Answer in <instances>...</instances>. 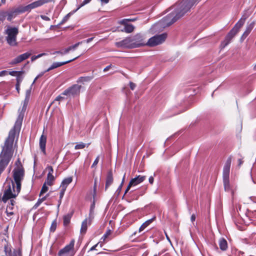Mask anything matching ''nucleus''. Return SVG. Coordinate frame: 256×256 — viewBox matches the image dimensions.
Returning a JSON list of instances; mask_svg holds the SVG:
<instances>
[{"instance_id": "nucleus-25", "label": "nucleus", "mask_w": 256, "mask_h": 256, "mask_svg": "<svg viewBox=\"0 0 256 256\" xmlns=\"http://www.w3.org/2000/svg\"><path fill=\"white\" fill-rule=\"evenodd\" d=\"M223 182L224 190L226 191L230 190V184L229 181V176H223Z\"/></svg>"}, {"instance_id": "nucleus-44", "label": "nucleus", "mask_w": 256, "mask_h": 256, "mask_svg": "<svg viewBox=\"0 0 256 256\" xmlns=\"http://www.w3.org/2000/svg\"><path fill=\"white\" fill-rule=\"evenodd\" d=\"M22 72H18V71H12L9 72V74L12 76H17L18 74H22Z\"/></svg>"}, {"instance_id": "nucleus-12", "label": "nucleus", "mask_w": 256, "mask_h": 256, "mask_svg": "<svg viewBox=\"0 0 256 256\" xmlns=\"http://www.w3.org/2000/svg\"><path fill=\"white\" fill-rule=\"evenodd\" d=\"M116 46L118 48H134V45L132 43L131 37H127L125 39L116 42Z\"/></svg>"}, {"instance_id": "nucleus-21", "label": "nucleus", "mask_w": 256, "mask_h": 256, "mask_svg": "<svg viewBox=\"0 0 256 256\" xmlns=\"http://www.w3.org/2000/svg\"><path fill=\"white\" fill-rule=\"evenodd\" d=\"M11 199H10V204L8 206L6 210V213L8 216H10L14 214L12 210L14 209V206L16 204V202L14 200Z\"/></svg>"}, {"instance_id": "nucleus-37", "label": "nucleus", "mask_w": 256, "mask_h": 256, "mask_svg": "<svg viewBox=\"0 0 256 256\" xmlns=\"http://www.w3.org/2000/svg\"><path fill=\"white\" fill-rule=\"evenodd\" d=\"M46 53H42L37 56H32L31 58V60H32V62H34L35 60H36L37 58H38L42 56H46Z\"/></svg>"}, {"instance_id": "nucleus-10", "label": "nucleus", "mask_w": 256, "mask_h": 256, "mask_svg": "<svg viewBox=\"0 0 256 256\" xmlns=\"http://www.w3.org/2000/svg\"><path fill=\"white\" fill-rule=\"evenodd\" d=\"M32 53L30 52H28L24 54H21L12 60V61L10 62V65L14 66L20 64L24 60L28 59L32 55Z\"/></svg>"}, {"instance_id": "nucleus-48", "label": "nucleus", "mask_w": 256, "mask_h": 256, "mask_svg": "<svg viewBox=\"0 0 256 256\" xmlns=\"http://www.w3.org/2000/svg\"><path fill=\"white\" fill-rule=\"evenodd\" d=\"M68 53V52H65V49H64V51H56V52H54L52 54H60L62 55H64V54H66Z\"/></svg>"}, {"instance_id": "nucleus-63", "label": "nucleus", "mask_w": 256, "mask_h": 256, "mask_svg": "<svg viewBox=\"0 0 256 256\" xmlns=\"http://www.w3.org/2000/svg\"><path fill=\"white\" fill-rule=\"evenodd\" d=\"M125 176H126V174H124V177H123V178H122V184H121L120 186H122V184H123V182H124V180Z\"/></svg>"}, {"instance_id": "nucleus-62", "label": "nucleus", "mask_w": 256, "mask_h": 256, "mask_svg": "<svg viewBox=\"0 0 256 256\" xmlns=\"http://www.w3.org/2000/svg\"><path fill=\"white\" fill-rule=\"evenodd\" d=\"M109 0H101V2L102 4H107Z\"/></svg>"}, {"instance_id": "nucleus-53", "label": "nucleus", "mask_w": 256, "mask_h": 256, "mask_svg": "<svg viewBox=\"0 0 256 256\" xmlns=\"http://www.w3.org/2000/svg\"><path fill=\"white\" fill-rule=\"evenodd\" d=\"M8 71L6 70H2L0 72V76H4L8 74Z\"/></svg>"}, {"instance_id": "nucleus-45", "label": "nucleus", "mask_w": 256, "mask_h": 256, "mask_svg": "<svg viewBox=\"0 0 256 256\" xmlns=\"http://www.w3.org/2000/svg\"><path fill=\"white\" fill-rule=\"evenodd\" d=\"M10 256H21L20 252L14 250L12 254H10Z\"/></svg>"}, {"instance_id": "nucleus-14", "label": "nucleus", "mask_w": 256, "mask_h": 256, "mask_svg": "<svg viewBox=\"0 0 256 256\" xmlns=\"http://www.w3.org/2000/svg\"><path fill=\"white\" fill-rule=\"evenodd\" d=\"M74 244V240H72L69 244L66 245L64 248L59 251L58 256H70V252L73 249Z\"/></svg>"}, {"instance_id": "nucleus-42", "label": "nucleus", "mask_w": 256, "mask_h": 256, "mask_svg": "<svg viewBox=\"0 0 256 256\" xmlns=\"http://www.w3.org/2000/svg\"><path fill=\"white\" fill-rule=\"evenodd\" d=\"M99 160H100V156H98L94 160V162H93V164H92V168H95L96 166V165L98 164V162H99Z\"/></svg>"}, {"instance_id": "nucleus-8", "label": "nucleus", "mask_w": 256, "mask_h": 256, "mask_svg": "<svg viewBox=\"0 0 256 256\" xmlns=\"http://www.w3.org/2000/svg\"><path fill=\"white\" fill-rule=\"evenodd\" d=\"M239 30L235 28H233L232 30L228 32V34L226 36L224 40L221 43V48H224L226 47L230 42L234 36L238 32Z\"/></svg>"}, {"instance_id": "nucleus-1", "label": "nucleus", "mask_w": 256, "mask_h": 256, "mask_svg": "<svg viewBox=\"0 0 256 256\" xmlns=\"http://www.w3.org/2000/svg\"><path fill=\"white\" fill-rule=\"evenodd\" d=\"M16 165L12 172L14 182L11 181V184H10L4 190L2 198L4 203L9 199L15 198L20 191L21 182L24 178V170L19 159L16 162Z\"/></svg>"}, {"instance_id": "nucleus-22", "label": "nucleus", "mask_w": 256, "mask_h": 256, "mask_svg": "<svg viewBox=\"0 0 256 256\" xmlns=\"http://www.w3.org/2000/svg\"><path fill=\"white\" fill-rule=\"evenodd\" d=\"M112 234V231L110 229H108L106 230V232L100 239V242H102V244L112 239V238L110 237Z\"/></svg>"}, {"instance_id": "nucleus-41", "label": "nucleus", "mask_w": 256, "mask_h": 256, "mask_svg": "<svg viewBox=\"0 0 256 256\" xmlns=\"http://www.w3.org/2000/svg\"><path fill=\"white\" fill-rule=\"evenodd\" d=\"M100 244V247H102V246H103V244H102V242H99L97 243L96 244H95L94 246H92L90 248V251H92V250H96V248Z\"/></svg>"}, {"instance_id": "nucleus-55", "label": "nucleus", "mask_w": 256, "mask_h": 256, "mask_svg": "<svg viewBox=\"0 0 256 256\" xmlns=\"http://www.w3.org/2000/svg\"><path fill=\"white\" fill-rule=\"evenodd\" d=\"M148 180H149V182L150 184H152L154 183V177L152 176H150Z\"/></svg>"}, {"instance_id": "nucleus-24", "label": "nucleus", "mask_w": 256, "mask_h": 256, "mask_svg": "<svg viewBox=\"0 0 256 256\" xmlns=\"http://www.w3.org/2000/svg\"><path fill=\"white\" fill-rule=\"evenodd\" d=\"M20 8V6L16 8L14 10L8 12V14L7 20L10 21L13 18H14L17 14L23 13L24 12H19L18 10Z\"/></svg>"}, {"instance_id": "nucleus-40", "label": "nucleus", "mask_w": 256, "mask_h": 256, "mask_svg": "<svg viewBox=\"0 0 256 256\" xmlns=\"http://www.w3.org/2000/svg\"><path fill=\"white\" fill-rule=\"evenodd\" d=\"M85 147V144L83 142H80L78 144H77L75 146V149L76 150H78V149H82L84 148Z\"/></svg>"}, {"instance_id": "nucleus-47", "label": "nucleus", "mask_w": 256, "mask_h": 256, "mask_svg": "<svg viewBox=\"0 0 256 256\" xmlns=\"http://www.w3.org/2000/svg\"><path fill=\"white\" fill-rule=\"evenodd\" d=\"M46 169L48 170V174H52L54 172V170L52 166H48Z\"/></svg>"}, {"instance_id": "nucleus-15", "label": "nucleus", "mask_w": 256, "mask_h": 256, "mask_svg": "<svg viewBox=\"0 0 256 256\" xmlns=\"http://www.w3.org/2000/svg\"><path fill=\"white\" fill-rule=\"evenodd\" d=\"M250 12H248V10H245L243 15L242 16V17L238 20V22L236 24V25L234 26V27L239 30L240 28L244 24V22H245V20H246V19L248 18L250 16Z\"/></svg>"}, {"instance_id": "nucleus-29", "label": "nucleus", "mask_w": 256, "mask_h": 256, "mask_svg": "<svg viewBox=\"0 0 256 256\" xmlns=\"http://www.w3.org/2000/svg\"><path fill=\"white\" fill-rule=\"evenodd\" d=\"M153 221V218L150 219L145 222L140 228L139 232H140L144 230L148 226H149Z\"/></svg>"}, {"instance_id": "nucleus-60", "label": "nucleus", "mask_w": 256, "mask_h": 256, "mask_svg": "<svg viewBox=\"0 0 256 256\" xmlns=\"http://www.w3.org/2000/svg\"><path fill=\"white\" fill-rule=\"evenodd\" d=\"M238 166H240L243 163V161L240 158L238 160Z\"/></svg>"}, {"instance_id": "nucleus-7", "label": "nucleus", "mask_w": 256, "mask_h": 256, "mask_svg": "<svg viewBox=\"0 0 256 256\" xmlns=\"http://www.w3.org/2000/svg\"><path fill=\"white\" fill-rule=\"evenodd\" d=\"M239 30L235 28H233L232 30L228 32V34L226 36L224 40L221 43V48H224L226 47L230 42L234 36L238 32Z\"/></svg>"}, {"instance_id": "nucleus-20", "label": "nucleus", "mask_w": 256, "mask_h": 256, "mask_svg": "<svg viewBox=\"0 0 256 256\" xmlns=\"http://www.w3.org/2000/svg\"><path fill=\"white\" fill-rule=\"evenodd\" d=\"M113 182V176L112 172L110 170L107 174L106 182V186L105 190H106L112 184Z\"/></svg>"}, {"instance_id": "nucleus-49", "label": "nucleus", "mask_w": 256, "mask_h": 256, "mask_svg": "<svg viewBox=\"0 0 256 256\" xmlns=\"http://www.w3.org/2000/svg\"><path fill=\"white\" fill-rule=\"evenodd\" d=\"M64 96L63 94H62L56 97V100H62L64 99V97L62 96Z\"/></svg>"}, {"instance_id": "nucleus-16", "label": "nucleus", "mask_w": 256, "mask_h": 256, "mask_svg": "<svg viewBox=\"0 0 256 256\" xmlns=\"http://www.w3.org/2000/svg\"><path fill=\"white\" fill-rule=\"evenodd\" d=\"M232 162L231 157H229L224 166L223 169V176H229L230 170Z\"/></svg>"}, {"instance_id": "nucleus-34", "label": "nucleus", "mask_w": 256, "mask_h": 256, "mask_svg": "<svg viewBox=\"0 0 256 256\" xmlns=\"http://www.w3.org/2000/svg\"><path fill=\"white\" fill-rule=\"evenodd\" d=\"M4 251L6 254H10V253H11V248L10 245H9L8 242H6V244L4 245Z\"/></svg>"}, {"instance_id": "nucleus-17", "label": "nucleus", "mask_w": 256, "mask_h": 256, "mask_svg": "<svg viewBox=\"0 0 256 256\" xmlns=\"http://www.w3.org/2000/svg\"><path fill=\"white\" fill-rule=\"evenodd\" d=\"M146 178V176H138L132 178L130 181V182L129 184L130 185L132 186H136L138 185V184L142 182L143 181L145 180Z\"/></svg>"}, {"instance_id": "nucleus-33", "label": "nucleus", "mask_w": 256, "mask_h": 256, "mask_svg": "<svg viewBox=\"0 0 256 256\" xmlns=\"http://www.w3.org/2000/svg\"><path fill=\"white\" fill-rule=\"evenodd\" d=\"M65 191H66L65 190L60 188V200H58V208L60 206L61 204L62 199V198H63V196H64Z\"/></svg>"}, {"instance_id": "nucleus-35", "label": "nucleus", "mask_w": 256, "mask_h": 256, "mask_svg": "<svg viewBox=\"0 0 256 256\" xmlns=\"http://www.w3.org/2000/svg\"><path fill=\"white\" fill-rule=\"evenodd\" d=\"M46 184H47L44 182L42 186V188L41 189V190H40V196H41L42 194H43L46 192L48 190V187L46 186Z\"/></svg>"}, {"instance_id": "nucleus-32", "label": "nucleus", "mask_w": 256, "mask_h": 256, "mask_svg": "<svg viewBox=\"0 0 256 256\" xmlns=\"http://www.w3.org/2000/svg\"><path fill=\"white\" fill-rule=\"evenodd\" d=\"M71 215L68 214L64 216V224L66 226L69 224L71 219Z\"/></svg>"}, {"instance_id": "nucleus-2", "label": "nucleus", "mask_w": 256, "mask_h": 256, "mask_svg": "<svg viewBox=\"0 0 256 256\" xmlns=\"http://www.w3.org/2000/svg\"><path fill=\"white\" fill-rule=\"evenodd\" d=\"M198 0H182L174 6V10L159 22L163 28L176 22L187 12Z\"/></svg>"}, {"instance_id": "nucleus-46", "label": "nucleus", "mask_w": 256, "mask_h": 256, "mask_svg": "<svg viewBox=\"0 0 256 256\" xmlns=\"http://www.w3.org/2000/svg\"><path fill=\"white\" fill-rule=\"evenodd\" d=\"M91 0H84L82 2L81 4L80 5V6H79L78 8L75 10V12H76L78 10L80 7L82 6H84L85 4H88V2H90Z\"/></svg>"}, {"instance_id": "nucleus-6", "label": "nucleus", "mask_w": 256, "mask_h": 256, "mask_svg": "<svg viewBox=\"0 0 256 256\" xmlns=\"http://www.w3.org/2000/svg\"><path fill=\"white\" fill-rule=\"evenodd\" d=\"M80 56H78L76 57L75 58H74L72 60H68V61H66V62H54L52 66L48 68L46 70H45L44 72H42L41 74H39L34 80V82H33V83L32 84H34L36 81V80L39 78L40 77L42 76H43V74L46 72H49L50 71V70H52L53 69H54L56 68H57L58 67H60V66H61L64 64H66L68 63H69L75 60H76V58H78Z\"/></svg>"}, {"instance_id": "nucleus-23", "label": "nucleus", "mask_w": 256, "mask_h": 256, "mask_svg": "<svg viewBox=\"0 0 256 256\" xmlns=\"http://www.w3.org/2000/svg\"><path fill=\"white\" fill-rule=\"evenodd\" d=\"M254 22H253L246 26V30L242 36V38H246V37L250 34V33L251 32V31L254 28Z\"/></svg>"}, {"instance_id": "nucleus-11", "label": "nucleus", "mask_w": 256, "mask_h": 256, "mask_svg": "<svg viewBox=\"0 0 256 256\" xmlns=\"http://www.w3.org/2000/svg\"><path fill=\"white\" fill-rule=\"evenodd\" d=\"M42 6L40 0L35 1L26 6H20V8L18 10L19 12H30L32 9L40 6Z\"/></svg>"}, {"instance_id": "nucleus-43", "label": "nucleus", "mask_w": 256, "mask_h": 256, "mask_svg": "<svg viewBox=\"0 0 256 256\" xmlns=\"http://www.w3.org/2000/svg\"><path fill=\"white\" fill-rule=\"evenodd\" d=\"M22 74H18L16 76V81H17V86H20V83L22 81V78L21 76Z\"/></svg>"}, {"instance_id": "nucleus-39", "label": "nucleus", "mask_w": 256, "mask_h": 256, "mask_svg": "<svg viewBox=\"0 0 256 256\" xmlns=\"http://www.w3.org/2000/svg\"><path fill=\"white\" fill-rule=\"evenodd\" d=\"M75 12L74 11L73 12H70L68 13V14H67L64 18L62 19V23H64L66 21H67L68 18H70V16L73 14Z\"/></svg>"}, {"instance_id": "nucleus-18", "label": "nucleus", "mask_w": 256, "mask_h": 256, "mask_svg": "<svg viewBox=\"0 0 256 256\" xmlns=\"http://www.w3.org/2000/svg\"><path fill=\"white\" fill-rule=\"evenodd\" d=\"M46 136L42 134L40 138V147L42 151L46 154Z\"/></svg>"}, {"instance_id": "nucleus-52", "label": "nucleus", "mask_w": 256, "mask_h": 256, "mask_svg": "<svg viewBox=\"0 0 256 256\" xmlns=\"http://www.w3.org/2000/svg\"><path fill=\"white\" fill-rule=\"evenodd\" d=\"M30 92H31V88H30V89H29V90H26V99H28L29 98V96H30Z\"/></svg>"}, {"instance_id": "nucleus-57", "label": "nucleus", "mask_w": 256, "mask_h": 256, "mask_svg": "<svg viewBox=\"0 0 256 256\" xmlns=\"http://www.w3.org/2000/svg\"><path fill=\"white\" fill-rule=\"evenodd\" d=\"M111 67H112V65H109V66H107L104 69V72H106L108 71Z\"/></svg>"}, {"instance_id": "nucleus-54", "label": "nucleus", "mask_w": 256, "mask_h": 256, "mask_svg": "<svg viewBox=\"0 0 256 256\" xmlns=\"http://www.w3.org/2000/svg\"><path fill=\"white\" fill-rule=\"evenodd\" d=\"M41 18L44 20L48 21L50 20V18L46 16H41Z\"/></svg>"}, {"instance_id": "nucleus-36", "label": "nucleus", "mask_w": 256, "mask_h": 256, "mask_svg": "<svg viewBox=\"0 0 256 256\" xmlns=\"http://www.w3.org/2000/svg\"><path fill=\"white\" fill-rule=\"evenodd\" d=\"M57 226V222L56 220H54L52 222L50 228V230L52 232H54L55 230H56Z\"/></svg>"}, {"instance_id": "nucleus-38", "label": "nucleus", "mask_w": 256, "mask_h": 256, "mask_svg": "<svg viewBox=\"0 0 256 256\" xmlns=\"http://www.w3.org/2000/svg\"><path fill=\"white\" fill-rule=\"evenodd\" d=\"M46 197H47V196H46L41 198H39L38 200V202H36V203L35 204L34 206L36 208L42 202H43L44 201L46 200Z\"/></svg>"}, {"instance_id": "nucleus-19", "label": "nucleus", "mask_w": 256, "mask_h": 256, "mask_svg": "<svg viewBox=\"0 0 256 256\" xmlns=\"http://www.w3.org/2000/svg\"><path fill=\"white\" fill-rule=\"evenodd\" d=\"M72 176H69L64 178L61 183L60 188L66 190L68 184L72 182Z\"/></svg>"}, {"instance_id": "nucleus-50", "label": "nucleus", "mask_w": 256, "mask_h": 256, "mask_svg": "<svg viewBox=\"0 0 256 256\" xmlns=\"http://www.w3.org/2000/svg\"><path fill=\"white\" fill-rule=\"evenodd\" d=\"M54 0H40L42 5H43L44 4L48 3V2H54Z\"/></svg>"}, {"instance_id": "nucleus-4", "label": "nucleus", "mask_w": 256, "mask_h": 256, "mask_svg": "<svg viewBox=\"0 0 256 256\" xmlns=\"http://www.w3.org/2000/svg\"><path fill=\"white\" fill-rule=\"evenodd\" d=\"M166 37L167 34L165 33L156 35L148 40L146 42V45L154 46L160 44L165 41Z\"/></svg>"}, {"instance_id": "nucleus-28", "label": "nucleus", "mask_w": 256, "mask_h": 256, "mask_svg": "<svg viewBox=\"0 0 256 256\" xmlns=\"http://www.w3.org/2000/svg\"><path fill=\"white\" fill-rule=\"evenodd\" d=\"M88 228V219L86 218L82 222L81 228H80V232L85 234Z\"/></svg>"}, {"instance_id": "nucleus-64", "label": "nucleus", "mask_w": 256, "mask_h": 256, "mask_svg": "<svg viewBox=\"0 0 256 256\" xmlns=\"http://www.w3.org/2000/svg\"><path fill=\"white\" fill-rule=\"evenodd\" d=\"M16 88L17 90V91L18 92H19V90H20V86H17V84H16Z\"/></svg>"}, {"instance_id": "nucleus-9", "label": "nucleus", "mask_w": 256, "mask_h": 256, "mask_svg": "<svg viewBox=\"0 0 256 256\" xmlns=\"http://www.w3.org/2000/svg\"><path fill=\"white\" fill-rule=\"evenodd\" d=\"M81 88V86L75 84L66 90L62 93V94L68 96H75L78 95L80 92V90Z\"/></svg>"}, {"instance_id": "nucleus-56", "label": "nucleus", "mask_w": 256, "mask_h": 256, "mask_svg": "<svg viewBox=\"0 0 256 256\" xmlns=\"http://www.w3.org/2000/svg\"><path fill=\"white\" fill-rule=\"evenodd\" d=\"M132 186L131 185H130V184H128V186H127V188H126V190H125V192H124V194H126L128 192V190H130V188L132 187Z\"/></svg>"}, {"instance_id": "nucleus-61", "label": "nucleus", "mask_w": 256, "mask_h": 256, "mask_svg": "<svg viewBox=\"0 0 256 256\" xmlns=\"http://www.w3.org/2000/svg\"><path fill=\"white\" fill-rule=\"evenodd\" d=\"M165 234H166V238L167 240H168L170 242V244H172V242H171V241H170V238L169 236H168V234H167L166 233H165Z\"/></svg>"}, {"instance_id": "nucleus-30", "label": "nucleus", "mask_w": 256, "mask_h": 256, "mask_svg": "<svg viewBox=\"0 0 256 256\" xmlns=\"http://www.w3.org/2000/svg\"><path fill=\"white\" fill-rule=\"evenodd\" d=\"M95 207V204L94 202H92V204L90 208V222L94 218V210Z\"/></svg>"}, {"instance_id": "nucleus-58", "label": "nucleus", "mask_w": 256, "mask_h": 256, "mask_svg": "<svg viewBox=\"0 0 256 256\" xmlns=\"http://www.w3.org/2000/svg\"><path fill=\"white\" fill-rule=\"evenodd\" d=\"M190 220L192 222H194L196 220V216L194 214L192 215Z\"/></svg>"}, {"instance_id": "nucleus-51", "label": "nucleus", "mask_w": 256, "mask_h": 256, "mask_svg": "<svg viewBox=\"0 0 256 256\" xmlns=\"http://www.w3.org/2000/svg\"><path fill=\"white\" fill-rule=\"evenodd\" d=\"M130 86L132 90H134L135 88L136 85L135 84L133 83L132 82H130Z\"/></svg>"}, {"instance_id": "nucleus-3", "label": "nucleus", "mask_w": 256, "mask_h": 256, "mask_svg": "<svg viewBox=\"0 0 256 256\" xmlns=\"http://www.w3.org/2000/svg\"><path fill=\"white\" fill-rule=\"evenodd\" d=\"M18 34V29L16 27H9L5 31L6 40L8 44L11 46H16V36Z\"/></svg>"}, {"instance_id": "nucleus-59", "label": "nucleus", "mask_w": 256, "mask_h": 256, "mask_svg": "<svg viewBox=\"0 0 256 256\" xmlns=\"http://www.w3.org/2000/svg\"><path fill=\"white\" fill-rule=\"evenodd\" d=\"M94 39V38H89L88 39H87L86 40V43H89L92 40Z\"/></svg>"}, {"instance_id": "nucleus-26", "label": "nucleus", "mask_w": 256, "mask_h": 256, "mask_svg": "<svg viewBox=\"0 0 256 256\" xmlns=\"http://www.w3.org/2000/svg\"><path fill=\"white\" fill-rule=\"evenodd\" d=\"M220 248L222 250H226L228 248V243L224 238H220L219 240Z\"/></svg>"}, {"instance_id": "nucleus-31", "label": "nucleus", "mask_w": 256, "mask_h": 256, "mask_svg": "<svg viewBox=\"0 0 256 256\" xmlns=\"http://www.w3.org/2000/svg\"><path fill=\"white\" fill-rule=\"evenodd\" d=\"M82 42H78L73 46H71L65 49V52H69L70 50H74Z\"/></svg>"}, {"instance_id": "nucleus-5", "label": "nucleus", "mask_w": 256, "mask_h": 256, "mask_svg": "<svg viewBox=\"0 0 256 256\" xmlns=\"http://www.w3.org/2000/svg\"><path fill=\"white\" fill-rule=\"evenodd\" d=\"M130 37L134 48L146 45V43L144 42V36L141 34H136L134 36Z\"/></svg>"}, {"instance_id": "nucleus-13", "label": "nucleus", "mask_w": 256, "mask_h": 256, "mask_svg": "<svg viewBox=\"0 0 256 256\" xmlns=\"http://www.w3.org/2000/svg\"><path fill=\"white\" fill-rule=\"evenodd\" d=\"M134 19H124L122 20L120 23L122 24H123L124 26V28L122 30H121L122 32H125L126 33H131L132 32L134 29V26L131 24H128V22L130 21H134Z\"/></svg>"}, {"instance_id": "nucleus-27", "label": "nucleus", "mask_w": 256, "mask_h": 256, "mask_svg": "<svg viewBox=\"0 0 256 256\" xmlns=\"http://www.w3.org/2000/svg\"><path fill=\"white\" fill-rule=\"evenodd\" d=\"M55 178L53 174H48L47 178L45 182L48 185L51 186L53 184V182Z\"/></svg>"}]
</instances>
